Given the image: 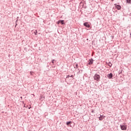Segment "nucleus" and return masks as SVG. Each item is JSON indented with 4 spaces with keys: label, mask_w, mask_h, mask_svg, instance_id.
<instances>
[{
    "label": "nucleus",
    "mask_w": 131,
    "mask_h": 131,
    "mask_svg": "<svg viewBox=\"0 0 131 131\" xmlns=\"http://www.w3.org/2000/svg\"><path fill=\"white\" fill-rule=\"evenodd\" d=\"M126 2L128 4H130L131 0H126Z\"/></svg>",
    "instance_id": "obj_9"
},
{
    "label": "nucleus",
    "mask_w": 131,
    "mask_h": 131,
    "mask_svg": "<svg viewBox=\"0 0 131 131\" xmlns=\"http://www.w3.org/2000/svg\"><path fill=\"white\" fill-rule=\"evenodd\" d=\"M121 129L122 130H126V126L125 125H120Z\"/></svg>",
    "instance_id": "obj_2"
},
{
    "label": "nucleus",
    "mask_w": 131,
    "mask_h": 131,
    "mask_svg": "<svg viewBox=\"0 0 131 131\" xmlns=\"http://www.w3.org/2000/svg\"><path fill=\"white\" fill-rule=\"evenodd\" d=\"M108 78L111 79L112 77H113V74L112 73L109 74L107 75Z\"/></svg>",
    "instance_id": "obj_5"
},
{
    "label": "nucleus",
    "mask_w": 131,
    "mask_h": 131,
    "mask_svg": "<svg viewBox=\"0 0 131 131\" xmlns=\"http://www.w3.org/2000/svg\"><path fill=\"white\" fill-rule=\"evenodd\" d=\"M84 26H85V27H87V28H90V24L88 23H85L83 24Z\"/></svg>",
    "instance_id": "obj_4"
},
{
    "label": "nucleus",
    "mask_w": 131,
    "mask_h": 131,
    "mask_svg": "<svg viewBox=\"0 0 131 131\" xmlns=\"http://www.w3.org/2000/svg\"><path fill=\"white\" fill-rule=\"evenodd\" d=\"M94 78L95 79V80H97V81H99V80H100V75L96 74L94 77Z\"/></svg>",
    "instance_id": "obj_1"
},
{
    "label": "nucleus",
    "mask_w": 131,
    "mask_h": 131,
    "mask_svg": "<svg viewBox=\"0 0 131 131\" xmlns=\"http://www.w3.org/2000/svg\"><path fill=\"white\" fill-rule=\"evenodd\" d=\"M105 117V116H100V117H99V120L102 121L103 120V118H104Z\"/></svg>",
    "instance_id": "obj_7"
},
{
    "label": "nucleus",
    "mask_w": 131,
    "mask_h": 131,
    "mask_svg": "<svg viewBox=\"0 0 131 131\" xmlns=\"http://www.w3.org/2000/svg\"><path fill=\"white\" fill-rule=\"evenodd\" d=\"M61 24H62V25H63V24H64V20H60Z\"/></svg>",
    "instance_id": "obj_8"
},
{
    "label": "nucleus",
    "mask_w": 131,
    "mask_h": 131,
    "mask_svg": "<svg viewBox=\"0 0 131 131\" xmlns=\"http://www.w3.org/2000/svg\"><path fill=\"white\" fill-rule=\"evenodd\" d=\"M60 20H59V21H58L57 22V24H60Z\"/></svg>",
    "instance_id": "obj_13"
},
{
    "label": "nucleus",
    "mask_w": 131,
    "mask_h": 131,
    "mask_svg": "<svg viewBox=\"0 0 131 131\" xmlns=\"http://www.w3.org/2000/svg\"><path fill=\"white\" fill-rule=\"evenodd\" d=\"M108 66H109L110 67H111L112 66V63H111V62H109V63H108Z\"/></svg>",
    "instance_id": "obj_10"
},
{
    "label": "nucleus",
    "mask_w": 131,
    "mask_h": 131,
    "mask_svg": "<svg viewBox=\"0 0 131 131\" xmlns=\"http://www.w3.org/2000/svg\"><path fill=\"white\" fill-rule=\"evenodd\" d=\"M33 72H30V74H31V75H32V74H33Z\"/></svg>",
    "instance_id": "obj_15"
},
{
    "label": "nucleus",
    "mask_w": 131,
    "mask_h": 131,
    "mask_svg": "<svg viewBox=\"0 0 131 131\" xmlns=\"http://www.w3.org/2000/svg\"><path fill=\"white\" fill-rule=\"evenodd\" d=\"M71 77H73V76H71Z\"/></svg>",
    "instance_id": "obj_19"
},
{
    "label": "nucleus",
    "mask_w": 131,
    "mask_h": 131,
    "mask_svg": "<svg viewBox=\"0 0 131 131\" xmlns=\"http://www.w3.org/2000/svg\"><path fill=\"white\" fill-rule=\"evenodd\" d=\"M112 1V2H113V1H114V0H111Z\"/></svg>",
    "instance_id": "obj_18"
},
{
    "label": "nucleus",
    "mask_w": 131,
    "mask_h": 131,
    "mask_svg": "<svg viewBox=\"0 0 131 131\" xmlns=\"http://www.w3.org/2000/svg\"><path fill=\"white\" fill-rule=\"evenodd\" d=\"M89 65H92V64L93 63V59H89Z\"/></svg>",
    "instance_id": "obj_6"
},
{
    "label": "nucleus",
    "mask_w": 131,
    "mask_h": 131,
    "mask_svg": "<svg viewBox=\"0 0 131 131\" xmlns=\"http://www.w3.org/2000/svg\"><path fill=\"white\" fill-rule=\"evenodd\" d=\"M115 8L117 9V10H120L121 9V6L115 4Z\"/></svg>",
    "instance_id": "obj_3"
},
{
    "label": "nucleus",
    "mask_w": 131,
    "mask_h": 131,
    "mask_svg": "<svg viewBox=\"0 0 131 131\" xmlns=\"http://www.w3.org/2000/svg\"><path fill=\"white\" fill-rule=\"evenodd\" d=\"M76 68H78V64H76Z\"/></svg>",
    "instance_id": "obj_14"
},
{
    "label": "nucleus",
    "mask_w": 131,
    "mask_h": 131,
    "mask_svg": "<svg viewBox=\"0 0 131 131\" xmlns=\"http://www.w3.org/2000/svg\"><path fill=\"white\" fill-rule=\"evenodd\" d=\"M54 61H55L54 60H52V63H54Z\"/></svg>",
    "instance_id": "obj_16"
},
{
    "label": "nucleus",
    "mask_w": 131,
    "mask_h": 131,
    "mask_svg": "<svg viewBox=\"0 0 131 131\" xmlns=\"http://www.w3.org/2000/svg\"><path fill=\"white\" fill-rule=\"evenodd\" d=\"M70 123H72L71 121L68 122L67 123V125H69L70 124Z\"/></svg>",
    "instance_id": "obj_11"
},
{
    "label": "nucleus",
    "mask_w": 131,
    "mask_h": 131,
    "mask_svg": "<svg viewBox=\"0 0 131 131\" xmlns=\"http://www.w3.org/2000/svg\"><path fill=\"white\" fill-rule=\"evenodd\" d=\"M92 113H93L94 112V111H92Z\"/></svg>",
    "instance_id": "obj_17"
},
{
    "label": "nucleus",
    "mask_w": 131,
    "mask_h": 131,
    "mask_svg": "<svg viewBox=\"0 0 131 131\" xmlns=\"http://www.w3.org/2000/svg\"><path fill=\"white\" fill-rule=\"evenodd\" d=\"M35 33V35H37V30H35V31L34 32Z\"/></svg>",
    "instance_id": "obj_12"
}]
</instances>
